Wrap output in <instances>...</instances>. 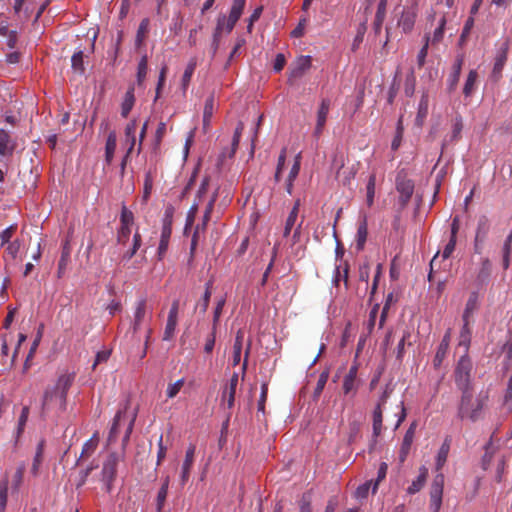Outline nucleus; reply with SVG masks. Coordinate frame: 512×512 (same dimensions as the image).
<instances>
[{"mask_svg":"<svg viewBox=\"0 0 512 512\" xmlns=\"http://www.w3.org/2000/svg\"><path fill=\"white\" fill-rule=\"evenodd\" d=\"M74 382L73 374H62L55 385L48 386L42 397L41 415H61L67 409V394Z\"/></svg>","mask_w":512,"mask_h":512,"instance_id":"nucleus-1","label":"nucleus"},{"mask_svg":"<svg viewBox=\"0 0 512 512\" xmlns=\"http://www.w3.org/2000/svg\"><path fill=\"white\" fill-rule=\"evenodd\" d=\"M485 397H474L472 389L462 390V396L458 407V417L461 420L469 419L472 422L480 418L484 407Z\"/></svg>","mask_w":512,"mask_h":512,"instance_id":"nucleus-2","label":"nucleus"},{"mask_svg":"<svg viewBox=\"0 0 512 512\" xmlns=\"http://www.w3.org/2000/svg\"><path fill=\"white\" fill-rule=\"evenodd\" d=\"M152 319V309L148 308L147 299L142 297L135 303L133 320L131 322L132 337L136 338L137 333L145 323L146 319Z\"/></svg>","mask_w":512,"mask_h":512,"instance_id":"nucleus-3","label":"nucleus"},{"mask_svg":"<svg viewBox=\"0 0 512 512\" xmlns=\"http://www.w3.org/2000/svg\"><path fill=\"white\" fill-rule=\"evenodd\" d=\"M472 370V362L467 353L460 357L455 369V383L462 390L470 389V374Z\"/></svg>","mask_w":512,"mask_h":512,"instance_id":"nucleus-4","label":"nucleus"},{"mask_svg":"<svg viewBox=\"0 0 512 512\" xmlns=\"http://www.w3.org/2000/svg\"><path fill=\"white\" fill-rule=\"evenodd\" d=\"M418 16V2L415 0L410 6H404L397 19V27L401 29L404 34H409L413 31L416 19Z\"/></svg>","mask_w":512,"mask_h":512,"instance_id":"nucleus-5","label":"nucleus"},{"mask_svg":"<svg viewBox=\"0 0 512 512\" xmlns=\"http://www.w3.org/2000/svg\"><path fill=\"white\" fill-rule=\"evenodd\" d=\"M445 477L442 473L435 475L429 490L430 504L432 512H439L442 505L443 489Z\"/></svg>","mask_w":512,"mask_h":512,"instance_id":"nucleus-6","label":"nucleus"},{"mask_svg":"<svg viewBox=\"0 0 512 512\" xmlns=\"http://www.w3.org/2000/svg\"><path fill=\"white\" fill-rule=\"evenodd\" d=\"M173 213V207H168L164 213L161 238L158 246V255L160 259L164 256L168 249V244L172 233Z\"/></svg>","mask_w":512,"mask_h":512,"instance_id":"nucleus-7","label":"nucleus"},{"mask_svg":"<svg viewBox=\"0 0 512 512\" xmlns=\"http://www.w3.org/2000/svg\"><path fill=\"white\" fill-rule=\"evenodd\" d=\"M117 465H118V456L116 453H111L106 458L103 468H102V482L105 484V489L107 493H110L112 490V483L116 478L117 474Z\"/></svg>","mask_w":512,"mask_h":512,"instance_id":"nucleus-8","label":"nucleus"},{"mask_svg":"<svg viewBox=\"0 0 512 512\" xmlns=\"http://www.w3.org/2000/svg\"><path fill=\"white\" fill-rule=\"evenodd\" d=\"M312 66V57L301 55L293 61L289 67L288 83L301 78Z\"/></svg>","mask_w":512,"mask_h":512,"instance_id":"nucleus-9","label":"nucleus"},{"mask_svg":"<svg viewBox=\"0 0 512 512\" xmlns=\"http://www.w3.org/2000/svg\"><path fill=\"white\" fill-rule=\"evenodd\" d=\"M358 365L353 364L346 375L343 377L342 391L345 396L354 397L358 391L360 381L357 378Z\"/></svg>","mask_w":512,"mask_h":512,"instance_id":"nucleus-10","label":"nucleus"},{"mask_svg":"<svg viewBox=\"0 0 512 512\" xmlns=\"http://www.w3.org/2000/svg\"><path fill=\"white\" fill-rule=\"evenodd\" d=\"M238 383H239V375L237 373H234L222 391L221 403L226 404L228 409H231L234 406L235 393H236V388L238 386Z\"/></svg>","mask_w":512,"mask_h":512,"instance_id":"nucleus-11","label":"nucleus"},{"mask_svg":"<svg viewBox=\"0 0 512 512\" xmlns=\"http://www.w3.org/2000/svg\"><path fill=\"white\" fill-rule=\"evenodd\" d=\"M331 101L328 98H324L321 100L318 111H317V120L314 129V136L319 137L325 128L327 116L330 110Z\"/></svg>","mask_w":512,"mask_h":512,"instance_id":"nucleus-12","label":"nucleus"},{"mask_svg":"<svg viewBox=\"0 0 512 512\" xmlns=\"http://www.w3.org/2000/svg\"><path fill=\"white\" fill-rule=\"evenodd\" d=\"M396 189L399 192L401 206H406L414 192V183L409 179H398Z\"/></svg>","mask_w":512,"mask_h":512,"instance_id":"nucleus-13","label":"nucleus"},{"mask_svg":"<svg viewBox=\"0 0 512 512\" xmlns=\"http://www.w3.org/2000/svg\"><path fill=\"white\" fill-rule=\"evenodd\" d=\"M246 0H233L230 14L228 17H226L227 22V33H230L238 20L240 19L244 7H245Z\"/></svg>","mask_w":512,"mask_h":512,"instance_id":"nucleus-14","label":"nucleus"},{"mask_svg":"<svg viewBox=\"0 0 512 512\" xmlns=\"http://www.w3.org/2000/svg\"><path fill=\"white\" fill-rule=\"evenodd\" d=\"M196 447L195 445L191 444L188 449L186 450L185 459L182 465V471H181V485H185L186 482L189 480L190 471L194 463V456H195Z\"/></svg>","mask_w":512,"mask_h":512,"instance_id":"nucleus-15","label":"nucleus"},{"mask_svg":"<svg viewBox=\"0 0 512 512\" xmlns=\"http://www.w3.org/2000/svg\"><path fill=\"white\" fill-rule=\"evenodd\" d=\"M416 427H417L416 422L411 423V425L409 426V428L407 429V431L404 435L403 442H402L401 449H400V454H399L400 462H404L407 458V455L410 451L411 445L414 440Z\"/></svg>","mask_w":512,"mask_h":512,"instance_id":"nucleus-16","label":"nucleus"},{"mask_svg":"<svg viewBox=\"0 0 512 512\" xmlns=\"http://www.w3.org/2000/svg\"><path fill=\"white\" fill-rule=\"evenodd\" d=\"M70 255H71L70 242L68 240H66L63 243L61 257L58 261V267H57V273H56L57 278L61 279L64 277V275L66 273L67 266L70 262Z\"/></svg>","mask_w":512,"mask_h":512,"instance_id":"nucleus-17","label":"nucleus"},{"mask_svg":"<svg viewBox=\"0 0 512 512\" xmlns=\"http://www.w3.org/2000/svg\"><path fill=\"white\" fill-rule=\"evenodd\" d=\"M508 48L505 47L498 51L495 57L494 66L491 73V78L497 82L502 76V70L507 61Z\"/></svg>","mask_w":512,"mask_h":512,"instance_id":"nucleus-18","label":"nucleus"},{"mask_svg":"<svg viewBox=\"0 0 512 512\" xmlns=\"http://www.w3.org/2000/svg\"><path fill=\"white\" fill-rule=\"evenodd\" d=\"M137 120L132 119L125 127V143L128 145L126 153L131 155L136 146Z\"/></svg>","mask_w":512,"mask_h":512,"instance_id":"nucleus-19","label":"nucleus"},{"mask_svg":"<svg viewBox=\"0 0 512 512\" xmlns=\"http://www.w3.org/2000/svg\"><path fill=\"white\" fill-rule=\"evenodd\" d=\"M428 478V469L425 466L419 468V475L412 483L408 486L406 492L409 495L418 493L425 485Z\"/></svg>","mask_w":512,"mask_h":512,"instance_id":"nucleus-20","label":"nucleus"},{"mask_svg":"<svg viewBox=\"0 0 512 512\" xmlns=\"http://www.w3.org/2000/svg\"><path fill=\"white\" fill-rule=\"evenodd\" d=\"M463 63H464L463 56H461V55L457 56L453 66H452V72L447 80L449 91H453L457 87V84L460 79Z\"/></svg>","mask_w":512,"mask_h":512,"instance_id":"nucleus-21","label":"nucleus"},{"mask_svg":"<svg viewBox=\"0 0 512 512\" xmlns=\"http://www.w3.org/2000/svg\"><path fill=\"white\" fill-rule=\"evenodd\" d=\"M130 407V401L127 400L125 402V405L122 409L118 410L116 413L113 423L109 432V441H114L118 435L119 432V426L121 424V421L126 417V413L128 408Z\"/></svg>","mask_w":512,"mask_h":512,"instance_id":"nucleus-22","label":"nucleus"},{"mask_svg":"<svg viewBox=\"0 0 512 512\" xmlns=\"http://www.w3.org/2000/svg\"><path fill=\"white\" fill-rule=\"evenodd\" d=\"M117 147V134L114 130L110 131L107 135L105 143V162L111 165L114 159V154Z\"/></svg>","mask_w":512,"mask_h":512,"instance_id":"nucleus-23","label":"nucleus"},{"mask_svg":"<svg viewBox=\"0 0 512 512\" xmlns=\"http://www.w3.org/2000/svg\"><path fill=\"white\" fill-rule=\"evenodd\" d=\"M388 0H380L377 6V11L375 14V19L373 22V29L375 34H380L382 30V25L386 17V8H387Z\"/></svg>","mask_w":512,"mask_h":512,"instance_id":"nucleus-24","label":"nucleus"},{"mask_svg":"<svg viewBox=\"0 0 512 512\" xmlns=\"http://www.w3.org/2000/svg\"><path fill=\"white\" fill-rule=\"evenodd\" d=\"M368 236V223H367V217L363 216V218L360 220L357 233H356V249L358 251H361L364 249L366 240Z\"/></svg>","mask_w":512,"mask_h":512,"instance_id":"nucleus-25","label":"nucleus"},{"mask_svg":"<svg viewBox=\"0 0 512 512\" xmlns=\"http://www.w3.org/2000/svg\"><path fill=\"white\" fill-rule=\"evenodd\" d=\"M243 341H244V331L242 329H239L236 332L235 341H234V345H233V359H232L233 366H237L240 363Z\"/></svg>","mask_w":512,"mask_h":512,"instance_id":"nucleus-26","label":"nucleus"},{"mask_svg":"<svg viewBox=\"0 0 512 512\" xmlns=\"http://www.w3.org/2000/svg\"><path fill=\"white\" fill-rule=\"evenodd\" d=\"M44 446H45L44 440H41L37 444L36 452H35L32 467H31V474L33 476H38V474H39V470H40V467H41V464H42L43 458H44Z\"/></svg>","mask_w":512,"mask_h":512,"instance_id":"nucleus-27","label":"nucleus"},{"mask_svg":"<svg viewBox=\"0 0 512 512\" xmlns=\"http://www.w3.org/2000/svg\"><path fill=\"white\" fill-rule=\"evenodd\" d=\"M135 104L134 87L130 86L121 104V116L126 118Z\"/></svg>","mask_w":512,"mask_h":512,"instance_id":"nucleus-28","label":"nucleus"},{"mask_svg":"<svg viewBox=\"0 0 512 512\" xmlns=\"http://www.w3.org/2000/svg\"><path fill=\"white\" fill-rule=\"evenodd\" d=\"M447 24V19L445 15L439 19L438 26L433 31V34L430 36V44L432 46H436L442 42L445 33V27Z\"/></svg>","mask_w":512,"mask_h":512,"instance_id":"nucleus-29","label":"nucleus"},{"mask_svg":"<svg viewBox=\"0 0 512 512\" xmlns=\"http://www.w3.org/2000/svg\"><path fill=\"white\" fill-rule=\"evenodd\" d=\"M470 321L463 320V326L459 336V346L464 348V352L467 353L470 342H471V329L469 327Z\"/></svg>","mask_w":512,"mask_h":512,"instance_id":"nucleus-30","label":"nucleus"},{"mask_svg":"<svg viewBox=\"0 0 512 512\" xmlns=\"http://www.w3.org/2000/svg\"><path fill=\"white\" fill-rule=\"evenodd\" d=\"M492 271V263L488 258L481 260V267L477 274V281L479 284H485L488 282Z\"/></svg>","mask_w":512,"mask_h":512,"instance_id":"nucleus-31","label":"nucleus"},{"mask_svg":"<svg viewBox=\"0 0 512 512\" xmlns=\"http://www.w3.org/2000/svg\"><path fill=\"white\" fill-rule=\"evenodd\" d=\"M382 422H383V407L380 405H376L373 411V437L376 439L382 432Z\"/></svg>","mask_w":512,"mask_h":512,"instance_id":"nucleus-32","label":"nucleus"},{"mask_svg":"<svg viewBox=\"0 0 512 512\" xmlns=\"http://www.w3.org/2000/svg\"><path fill=\"white\" fill-rule=\"evenodd\" d=\"M478 308V295L476 292H472L466 302L465 309L463 312V320H469L472 318L473 313Z\"/></svg>","mask_w":512,"mask_h":512,"instance_id":"nucleus-33","label":"nucleus"},{"mask_svg":"<svg viewBox=\"0 0 512 512\" xmlns=\"http://www.w3.org/2000/svg\"><path fill=\"white\" fill-rule=\"evenodd\" d=\"M170 478L169 476H166L163 480V483L158 491L157 498H156V507L157 512H162V509L165 505V501L168 494V488H169Z\"/></svg>","mask_w":512,"mask_h":512,"instance_id":"nucleus-34","label":"nucleus"},{"mask_svg":"<svg viewBox=\"0 0 512 512\" xmlns=\"http://www.w3.org/2000/svg\"><path fill=\"white\" fill-rule=\"evenodd\" d=\"M490 230V221L487 216L482 215L477 222L475 238L477 240H485Z\"/></svg>","mask_w":512,"mask_h":512,"instance_id":"nucleus-35","label":"nucleus"},{"mask_svg":"<svg viewBox=\"0 0 512 512\" xmlns=\"http://www.w3.org/2000/svg\"><path fill=\"white\" fill-rule=\"evenodd\" d=\"M14 145L11 144V138L7 131L0 129V155L6 156L12 154Z\"/></svg>","mask_w":512,"mask_h":512,"instance_id":"nucleus-36","label":"nucleus"},{"mask_svg":"<svg viewBox=\"0 0 512 512\" xmlns=\"http://www.w3.org/2000/svg\"><path fill=\"white\" fill-rule=\"evenodd\" d=\"M450 451V440L446 438L441 445L437 457H436V469L441 470L447 461V457Z\"/></svg>","mask_w":512,"mask_h":512,"instance_id":"nucleus-37","label":"nucleus"},{"mask_svg":"<svg viewBox=\"0 0 512 512\" xmlns=\"http://www.w3.org/2000/svg\"><path fill=\"white\" fill-rule=\"evenodd\" d=\"M226 21L225 15H220L217 19V25L213 34V40H212V56L215 55L220 42V34L223 31V26Z\"/></svg>","mask_w":512,"mask_h":512,"instance_id":"nucleus-38","label":"nucleus"},{"mask_svg":"<svg viewBox=\"0 0 512 512\" xmlns=\"http://www.w3.org/2000/svg\"><path fill=\"white\" fill-rule=\"evenodd\" d=\"M375 188H376V175H375V173H372L368 177V181H367V185H366V203H367L368 207H371L374 204Z\"/></svg>","mask_w":512,"mask_h":512,"instance_id":"nucleus-39","label":"nucleus"},{"mask_svg":"<svg viewBox=\"0 0 512 512\" xmlns=\"http://www.w3.org/2000/svg\"><path fill=\"white\" fill-rule=\"evenodd\" d=\"M149 25H150V21L148 18H144L141 20L138 30H137L136 39H135L136 47L142 46V44L146 38V35L148 33Z\"/></svg>","mask_w":512,"mask_h":512,"instance_id":"nucleus-40","label":"nucleus"},{"mask_svg":"<svg viewBox=\"0 0 512 512\" xmlns=\"http://www.w3.org/2000/svg\"><path fill=\"white\" fill-rule=\"evenodd\" d=\"M214 112V96L210 95L204 105V111H203V127L206 128L209 126L211 118L213 116Z\"/></svg>","mask_w":512,"mask_h":512,"instance_id":"nucleus-41","label":"nucleus"},{"mask_svg":"<svg viewBox=\"0 0 512 512\" xmlns=\"http://www.w3.org/2000/svg\"><path fill=\"white\" fill-rule=\"evenodd\" d=\"M71 65L74 72L79 74H84L85 66H84V53L83 51H77L72 55Z\"/></svg>","mask_w":512,"mask_h":512,"instance_id":"nucleus-42","label":"nucleus"},{"mask_svg":"<svg viewBox=\"0 0 512 512\" xmlns=\"http://www.w3.org/2000/svg\"><path fill=\"white\" fill-rule=\"evenodd\" d=\"M97 446H98V439L96 436H93L92 438L87 440L82 447V452H81L80 458L78 459V462L81 459L88 458L89 456H91L97 449Z\"/></svg>","mask_w":512,"mask_h":512,"instance_id":"nucleus-43","label":"nucleus"},{"mask_svg":"<svg viewBox=\"0 0 512 512\" xmlns=\"http://www.w3.org/2000/svg\"><path fill=\"white\" fill-rule=\"evenodd\" d=\"M477 78H478V73L475 70H471L468 73L467 79H466L464 87H463V93L466 97L471 96L472 93L474 92Z\"/></svg>","mask_w":512,"mask_h":512,"instance_id":"nucleus-44","label":"nucleus"},{"mask_svg":"<svg viewBox=\"0 0 512 512\" xmlns=\"http://www.w3.org/2000/svg\"><path fill=\"white\" fill-rule=\"evenodd\" d=\"M423 41H424L423 46L417 55L418 68H422L425 65L426 57L428 55V49H429V46L431 45L430 44V34H425L423 37Z\"/></svg>","mask_w":512,"mask_h":512,"instance_id":"nucleus-45","label":"nucleus"},{"mask_svg":"<svg viewBox=\"0 0 512 512\" xmlns=\"http://www.w3.org/2000/svg\"><path fill=\"white\" fill-rule=\"evenodd\" d=\"M141 243H142V237L137 229L133 235L132 247H131V249H129L128 251H126L123 254V260L129 261L137 253L138 249L141 246Z\"/></svg>","mask_w":512,"mask_h":512,"instance_id":"nucleus-46","label":"nucleus"},{"mask_svg":"<svg viewBox=\"0 0 512 512\" xmlns=\"http://www.w3.org/2000/svg\"><path fill=\"white\" fill-rule=\"evenodd\" d=\"M196 65H197L196 59L193 58V59H191L189 61V63L186 66V69H185V71L183 73L182 81H181L182 82V88H183L184 91L189 86V83L191 81L193 73H194V71L196 69Z\"/></svg>","mask_w":512,"mask_h":512,"instance_id":"nucleus-47","label":"nucleus"},{"mask_svg":"<svg viewBox=\"0 0 512 512\" xmlns=\"http://www.w3.org/2000/svg\"><path fill=\"white\" fill-rule=\"evenodd\" d=\"M427 114H428V97L424 95V96H422V98L419 102L418 113H417V116L415 119L416 124L418 126H422Z\"/></svg>","mask_w":512,"mask_h":512,"instance_id":"nucleus-48","label":"nucleus"},{"mask_svg":"<svg viewBox=\"0 0 512 512\" xmlns=\"http://www.w3.org/2000/svg\"><path fill=\"white\" fill-rule=\"evenodd\" d=\"M178 319L167 317L166 326L163 333V340L170 341L174 338Z\"/></svg>","mask_w":512,"mask_h":512,"instance_id":"nucleus-49","label":"nucleus"},{"mask_svg":"<svg viewBox=\"0 0 512 512\" xmlns=\"http://www.w3.org/2000/svg\"><path fill=\"white\" fill-rule=\"evenodd\" d=\"M29 413H30L29 407L24 406L21 410V414L18 419L16 438H19L21 436V434L23 433L26 423L28 421Z\"/></svg>","mask_w":512,"mask_h":512,"instance_id":"nucleus-50","label":"nucleus"},{"mask_svg":"<svg viewBox=\"0 0 512 512\" xmlns=\"http://www.w3.org/2000/svg\"><path fill=\"white\" fill-rule=\"evenodd\" d=\"M133 224L134 214L126 206H123L120 215V226L132 227Z\"/></svg>","mask_w":512,"mask_h":512,"instance_id":"nucleus-51","label":"nucleus"},{"mask_svg":"<svg viewBox=\"0 0 512 512\" xmlns=\"http://www.w3.org/2000/svg\"><path fill=\"white\" fill-rule=\"evenodd\" d=\"M198 208H199V203L197 201H194V203L191 205V207L189 208L188 213H187L185 232L193 226L196 214L198 212Z\"/></svg>","mask_w":512,"mask_h":512,"instance_id":"nucleus-52","label":"nucleus"},{"mask_svg":"<svg viewBox=\"0 0 512 512\" xmlns=\"http://www.w3.org/2000/svg\"><path fill=\"white\" fill-rule=\"evenodd\" d=\"M225 303H226V299L221 298L218 300V302L216 304V307H215L214 313H213V323H212V327L214 328V330L217 329V326H218L223 308L225 306Z\"/></svg>","mask_w":512,"mask_h":512,"instance_id":"nucleus-53","label":"nucleus"},{"mask_svg":"<svg viewBox=\"0 0 512 512\" xmlns=\"http://www.w3.org/2000/svg\"><path fill=\"white\" fill-rule=\"evenodd\" d=\"M329 373L328 371H323L318 378L316 387L314 389V398H318L322 393L327 381H328Z\"/></svg>","mask_w":512,"mask_h":512,"instance_id":"nucleus-54","label":"nucleus"},{"mask_svg":"<svg viewBox=\"0 0 512 512\" xmlns=\"http://www.w3.org/2000/svg\"><path fill=\"white\" fill-rule=\"evenodd\" d=\"M448 349L449 348L446 347V344H439L433 360V364L436 368H438L442 364L443 360L445 359L448 353Z\"/></svg>","mask_w":512,"mask_h":512,"instance_id":"nucleus-55","label":"nucleus"},{"mask_svg":"<svg viewBox=\"0 0 512 512\" xmlns=\"http://www.w3.org/2000/svg\"><path fill=\"white\" fill-rule=\"evenodd\" d=\"M387 470H388L387 463L382 462L378 468L377 479L375 480L374 485H373V489H372L373 494L376 493L379 483L386 478Z\"/></svg>","mask_w":512,"mask_h":512,"instance_id":"nucleus-56","label":"nucleus"},{"mask_svg":"<svg viewBox=\"0 0 512 512\" xmlns=\"http://www.w3.org/2000/svg\"><path fill=\"white\" fill-rule=\"evenodd\" d=\"M243 129H244V124L242 122H239L236 126V129H235V132L233 135L232 151H231L230 157H232L234 155V153L236 152V150L238 148Z\"/></svg>","mask_w":512,"mask_h":512,"instance_id":"nucleus-57","label":"nucleus"},{"mask_svg":"<svg viewBox=\"0 0 512 512\" xmlns=\"http://www.w3.org/2000/svg\"><path fill=\"white\" fill-rule=\"evenodd\" d=\"M131 231L132 227L120 226L117 232V243L121 245H126V243L129 240Z\"/></svg>","mask_w":512,"mask_h":512,"instance_id":"nucleus-58","label":"nucleus"},{"mask_svg":"<svg viewBox=\"0 0 512 512\" xmlns=\"http://www.w3.org/2000/svg\"><path fill=\"white\" fill-rule=\"evenodd\" d=\"M8 498V483L3 481L0 483V512H4Z\"/></svg>","mask_w":512,"mask_h":512,"instance_id":"nucleus-59","label":"nucleus"},{"mask_svg":"<svg viewBox=\"0 0 512 512\" xmlns=\"http://www.w3.org/2000/svg\"><path fill=\"white\" fill-rule=\"evenodd\" d=\"M147 69H148L147 57L143 56L141 58V60L139 61L138 68H137V80H138L139 84H141L143 82V80L145 79L146 74H147Z\"/></svg>","mask_w":512,"mask_h":512,"instance_id":"nucleus-60","label":"nucleus"},{"mask_svg":"<svg viewBox=\"0 0 512 512\" xmlns=\"http://www.w3.org/2000/svg\"><path fill=\"white\" fill-rule=\"evenodd\" d=\"M209 184H210V177L205 176L201 181V184H200L199 189L196 194L195 201H197L198 203L201 202L202 198L206 195V193L208 191Z\"/></svg>","mask_w":512,"mask_h":512,"instance_id":"nucleus-61","label":"nucleus"},{"mask_svg":"<svg viewBox=\"0 0 512 512\" xmlns=\"http://www.w3.org/2000/svg\"><path fill=\"white\" fill-rule=\"evenodd\" d=\"M212 292L204 291V294L199 302H197L195 309H199L202 314H205L210 303Z\"/></svg>","mask_w":512,"mask_h":512,"instance_id":"nucleus-62","label":"nucleus"},{"mask_svg":"<svg viewBox=\"0 0 512 512\" xmlns=\"http://www.w3.org/2000/svg\"><path fill=\"white\" fill-rule=\"evenodd\" d=\"M184 385V379H179L175 383L169 384L167 387V397L174 398Z\"/></svg>","mask_w":512,"mask_h":512,"instance_id":"nucleus-63","label":"nucleus"},{"mask_svg":"<svg viewBox=\"0 0 512 512\" xmlns=\"http://www.w3.org/2000/svg\"><path fill=\"white\" fill-rule=\"evenodd\" d=\"M504 402L512 409V375L510 376L507 384L506 393L504 396Z\"/></svg>","mask_w":512,"mask_h":512,"instance_id":"nucleus-64","label":"nucleus"}]
</instances>
